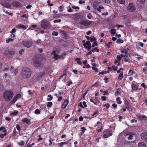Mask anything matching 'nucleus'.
Wrapping results in <instances>:
<instances>
[{
  "mask_svg": "<svg viewBox=\"0 0 147 147\" xmlns=\"http://www.w3.org/2000/svg\"><path fill=\"white\" fill-rule=\"evenodd\" d=\"M83 46L84 47H88V46L90 47L91 46V44L90 43L89 41L88 40L85 43H84L83 44Z\"/></svg>",
  "mask_w": 147,
  "mask_h": 147,
  "instance_id": "nucleus-18",
  "label": "nucleus"
},
{
  "mask_svg": "<svg viewBox=\"0 0 147 147\" xmlns=\"http://www.w3.org/2000/svg\"><path fill=\"white\" fill-rule=\"evenodd\" d=\"M137 119L140 121H147V117L144 115H137Z\"/></svg>",
  "mask_w": 147,
  "mask_h": 147,
  "instance_id": "nucleus-10",
  "label": "nucleus"
},
{
  "mask_svg": "<svg viewBox=\"0 0 147 147\" xmlns=\"http://www.w3.org/2000/svg\"><path fill=\"white\" fill-rule=\"evenodd\" d=\"M40 26L46 30L50 29L52 27L50 22L45 19H43L41 21Z\"/></svg>",
  "mask_w": 147,
  "mask_h": 147,
  "instance_id": "nucleus-3",
  "label": "nucleus"
},
{
  "mask_svg": "<svg viewBox=\"0 0 147 147\" xmlns=\"http://www.w3.org/2000/svg\"><path fill=\"white\" fill-rule=\"evenodd\" d=\"M17 133L16 131V129L14 128L13 130V133H12L13 136H15L16 135V134Z\"/></svg>",
  "mask_w": 147,
  "mask_h": 147,
  "instance_id": "nucleus-53",
  "label": "nucleus"
},
{
  "mask_svg": "<svg viewBox=\"0 0 147 147\" xmlns=\"http://www.w3.org/2000/svg\"><path fill=\"white\" fill-rule=\"evenodd\" d=\"M92 69L94 70L96 72H98V71L97 68L95 67H92Z\"/></svg>",
  "mask_w": 147,
  "mask_h": 147,
  "instance_id": "nucleus-57",
  "label": "nucleus"
},
{
  "mask_svg": "<svg viewBox=\"0 0 147 147\" xmlns=\"http://www.w3.org/2000/svg\"><path fill=\"white\" fill-rule=\"evenodd\" d=\"M138 86L136 84L132 83L131 84V88L134 91H136L138 89Z\"/></svg>",
  "mask_w": 147,
  "mask_h": 147,
  "instance_id": "nucleus-15",
  "label": "nucleus"
},
{
  "mask_svg": "<svg viewBox=\"0 0 147 147\" xmlns=\"http://www.w3.org/2000/svg\"><path fill=\"white\" fill-rule=\"evenodd\" d=\"M58 32H57L54 31L52 33V35L53 36H57L58 35Z\"/></svg>",
  "mask_w": 147,
  "mask_h": 147,
  "instance_id": "nucleus-46",
  "label": "nucleus"
},
{
  "mask_svg": "<svg viewBox=\"0 0 147 147\" xmlns=\"http://www.w3.org/2000/svg\"><path fill=\"white\" fill-rule=\"evenodd\" d=\"M118 3L122 5H124L125 4V0H117Z\"/></svg>",
  "mask_w": 147,
  "mask_h": 147,
  "instance_id": "nucleus-23",
  "label": "nucleus"
},
{
  "mask_svg": "<svg viewBox=\"0 0 147 147\" xmlns=\"http://www.w3.org/2000/svg\"><path fill=\"white\" fill-rule=\"evenodd\" d=\"M99 83L98 82H96L92 85V86L96 87L99 86Z\"/></svg>",
  "mask_w": 147,
  "mask_h": 147,
  "instance_id": "nucleus-54",
  "label": "nucleus"
},
{
  "mask_svg": "<svg viewBox=\"0 0 147 147\" xmlns=\"http://www.w3.org/2000/svg\"><path fill=\"white\" fill-rule=\"evenodd\" d=\"M90 41L91 42H93V41H96V39L95 38H92V37H91V38L90 39Z\"/></svg>",
  "mask_w": 147,
  "mask_h": 147,
  "instance_id": "nucleus-59",
  "label": "nucleus"
},
{
  "mask_svg": "<svg viewBox=\"0 0 147 147\" xmlns=\"http://www.w3.org/2000/svg\"><path fill=\"white\" fill-rule=\"evenodd\" d=\"M18 99L16 97V96H15L14 97L13 100L12 101V102H13L14 103L15 102H16L17 101V100Z\"/></svg>",
  "mask_w": 147,
  "mask_h": 147,
  "instance_id": "nucleus-51",
  "label": "nucleus"
},
{
  "mask_svg": "<svg viewBox=\"0 0 147 147\" xmlns=\"http://www.w3.org/2000/svg\"><path fill=\"white\" fill-rule=\"evenodd\" d=\"M104 8L103 6H99L96 9L99 12H100L101 11V9H104Z\"/></svg>",
  "mask_w": 147,
  "mask_h": 147,
  "instance_id": "nucleus-32",
  "label": "nucleus"
},
{
  "mask_svg": "<svg viewBox=\"0 0 147 147\" xmlns=\"http://www.w3.org/2000/svg\"><path fill=\"white\" fill-rule=\"evenodd\" d=\"M90 100L91 102L93 103L95 105H97V103L94 101V98H90Z\"/></svg>",
  "mask_w": 147,
  "mask_h": 147,
  "instance_id": "nucleus-48",
  "label": "nucleus"
},
{
  "mask_svg": "<svg viewBox=\"0 0 147 147\" xmlns=\"http://www.w3.org/2000/svg\"><path fill=\"white\" fill-rule=\"evenodd\" d=\"M104 80L105 82L106 83H107L109 82L108 78H104Z\"/></svg>",
  "mask_w": 147,
  "mask_h": 147,
  "instance_id": "nucleus-63",
  "label": "nucleus"
},
{
  "mask_svg": "<svg viewBox=\"0 0 147 147\" xmlns=\"http://www.w3.org/2000/svg\"><path fill=\"white\" fill-rule=\"evenodd\" d=\"M145 2V0H137V4L138 7L141 8L144 5Z\"/></svg>",
  "mask_w": 147,
  "mask_h": 147,
  "instance_id": "nucleus-11",
  "label": "nucleus"
},
{
  "mask_svg": "<svg viewBox=\"0 0 147 147\" xmlns=\"http://www.w3.org/2000/svg\"><path fill=\"white\" fill-rule=\"evenodd\" d=\"M135 74V72L133 69L130 70L128 74V75L129 76H132V75Z\"/></svg>",
  "mask_w": 147,
  "mask_h": 147,
  "instance_id": "nucleus-26",
  "label": "nucleus"
},
{
  "mask_svg": "<svg viewBox=\"0 0 147 147\" xmlns=\"http://www.w3.org/2000/svg\"><path fill=\"white\" fill-rule=\"evenodd\" d=\"M112 67L113 68V69L114 71H116L117 70V66H116L115 65H113L112 66Z\"/></svg>",
  "mask_w": 147,
  "mask_h": 147,
  "instance_id": "nucleus-58",
  "label": "nucleus"
},
{
  "mask_svg": "<svg viewBox=\"0 0 147 147\" xmlns=\"http://www.w3.org/2000/svg\"><path fill=\"white\" fill-rule=\"evenodd\" d=\"M14 5L17 7H22V5L19 1H16L13 3Z\"/></svg>",
  "mask_w": 147,
  "mask_h": 147,
  "instance_id": "nucleus-20",
  "label": "nucleus"
},
{
  "mask_svg": "<svg viewBox=\"0 0 147 147\" xmlns=\"http://www.w3.org/2000/svg\"><path fill=\"white\" fill-rule=\"evenodd\" d=\"M1 131H2L0 133V138L2 139L7 134V130L4 127L2 126L0 127V132Z\"/></svg>",
  "mask_w": 147,
  "mask_h": 147,
  "instance_id": "nucleus-6",
  "label": "nucleus"
},
{
  "mask_svg": "<svg viewBox=\"0 0 147 147\" xmlns=\"http://www.w3.org/2000/svg\"><path fill=\"white\" fill-rule=\"evenodd\" d=\"M16 27L18 29H23L24 30L26 29V27L24 25L19 24L16 26Z\"/></svg>",
  "mask_w": 147,
  "mask_h": 147,
  "instance_id": "nucleus-17",
  "label": "nucleus"
},
{
  "mask_svg": "<svg viewBox=\"0 0 147 147\" xmlns=\"http://www.w3.org/2000/svg\"><path fill=\"white\" fill-rule=\"evenodd\" d=\"M23 44L25 47L27 48L30 47L32 45V44L30 41H23Z\"/></svg>",
  "mask_w": 147,
  "mask_h": 147,
  "instance_id": "nucleus-12",
  "label": "nucleus"
},
{
  "mask_svg": "<svg viewBox=\"0 0 147 147\" xmlns=\"http://www.w3.org/2000/svg\"><path fill=\"white\" fill-rule=\"evenodd\" d=\"M92 52H94L95 51V50H96V51L98 52L99 51V50L97 48V47H95L94 48H92Z\"/></svg>",
  "mask_w": 147,
  "mask_h": 147,
  "instance_id": "nucleus-43",
  "label": "nucleus"
},
{
  "mask_svg": "<svg viewBox=\"0 0 147 147\" xmlns=\"http://www.w3.org/2000/svg\"><path fill=\"white\" fill-rule=\"evenodd\" d=\"M30 119L27 118H24L22 120V122L23 123H26L27 124H28L30 123Z\"/></svg>",
  "mask_w": 147,
  "mask_h": 147,
  "instance_id": "nucleus-19",
  "label": "nucleus"
},
{
  "mask_svg": "<svg viewBox=\"0 0 147 147\" xmlns=\"http://www.w3.org/2000/svg\"><path fill=\"white\" fill-rule=\"evenodd\" d=\"M85 2L84 1H82V0H80L79 1V3L80 4H82L85 3Z\"/></svg>",
  "mask_w": 147,
  "mask_h": 147,
  "instance_id": "nucleus-64",
  "label": "nucleus"
},
{
  "mask_svg": "<svg viewBox=\"0 0 147 147\" xmlns=\"http://www.w3.org/2000/svg\"><path fill=\"white\" fill-rule=\"evenodd\" d=\"M13 96V93L11 90H6L3 93V98L6 101H9L12 98Z\"/></svg>",
  "mask_w": 147,
  "mask_h": 147,
  "instance_id": "nucleus-1",
  "label": "nucleus"
},
{
  "mask_svg": "<svg viewBox=\"0 0 147 147\" xmlns=\"http://www.w3.org/2000/svg\"><path fill=\"white\" fill-rule=\"evenodd\" d=\"M127 51L126 49H123L121 51V53H124V54H121V56L122 57H125L127 56Z\"/></svg>",
  "mask_w": 147,
  "mask_h": 147,
  "instance_id": "nucleus-16",
  "label": "nucleus"
},
{
  "mask_svg": "<svg viewBox=\"0 0 147 147\" xmlns=\"http://www.w3.org/2000/svg\"><path fill=\"white\" fill-rule=\"evenodd\" d=\"M123 42L124 41L123 40H121L120 38H118L116 41L117 43L119 44L123 43Z\"/></svg>",
  "mask_w": 147,
  "mask_h": 147,
  "instance_id": "nucleus-30",
  "label": "nucleus"
},
{
  "mask_svg": "<svg viewBox=\"0 0 147 147\" xmlns=\"http://www.w3.org/2000/svg\"><path fill=\"white\" fill-rule=\"evenodd\" d=\"M37 25H32L30 27V29L31 30H33L34 29H35L37 27Z\"/></svg>",
  "mask_w": 147,
  "mask_h": 147,
  "instance_id": "nucleus-35",
  "label": "nucleus"
},
{
  "mask_svg": "<svg viewBox=\"0 0 147 147\" xmlns=\"http://www.w3.org/2000/svg\"><path fill=\"white\" fill-rule=\"evenodd\" d=\"M48 97L49 98H47V101H51V100H52L53 99V97L51 94H49L48 95Z\"/></svg>",
  "mask_w": 147,
  "mask_h": 147,
  "instance_id": "nucleus-34",
  "label": "nucleus"
},
{
  "mask_svg": "<svg viewBox=\"0 0 147 147\" xmlns=\"http://www.w3.org/2000/svg\"><path fill=\"white\" fill-rule=\"evenodd\" d=\"M136 9V7L133 3H129L127 7V10L129 12L133 11Z\"/></svg>",
  "mask_w": 147,
  "mask_h": 147,
  "instance_id": "nucleus-8",
  "label": "nucleus"
},
{
  "mask_svg": "<svg viewBox=\"0 0 147 147\" xmlns=\"http://www.w3.org/2000/svg\"><path fill=\"white\" fill-rule=\"evenodd\" d=\"M138 147H146L145 144L142 142H140L138 144Z\"/></svg>",
  "mask_w": 147,
  "mask_h": 147,
  "instance_id": "nucleus-22",
  "label": "nucleus"
},
{
  "mask_svg": "<svg viewBox=\"0 0 147 147\" xmlns=\"http://www.w3.org/2000/svg\"><path fill=\"white\" fill-rule=\"evenodd\" d=\"M75 61H77V63L79 64L80 65H81L82 64V62L80 61V59L78 58L77 57L75 59Z\"/></svg>",
  "mask_w": 147,
  "mask_h": 147,
  "instance_id": "nucleus-25",
  "label": "nucleus"
},
{
  "mask_svg": "<svg viewBox=\"0 0 147 147\" xmlns=\"http://www.w3.org/2000/svg\"><path fill=\"white\" fill-rule=\"evenodd\" d=\"M110 32L112 34H116V30L114 29H111L110 31Z\"/></svg>",
  "mask_w": 147,
  "mask_h": 147,
  "instance_id": "nucleus-37",
  "label": "nucleus"
},
{
  "mask_svg": "<svg viewBox=\"0 0 147 147\" xmlns=\"http://www.w3.org/2000/svg\"><path fill=\"white\" fill-rule=\"evenodd\" d=\"M61 21V19L55 20H53V22L55 23L57 22H60Z\"/></svg>",
  "mask_w": 147,
  "mask_h": 147,
  "instance_id": "nucleus-62",
  "label": "nucleus"
},
{
  "mask_svg": "<svg viewBox=\"0 0 147 147\" xmlns=\"http://www.w3.org/2000/svg\"><path fill=\"white\" fill-rule=\"evenodd\" d=\"M34 113L36 115H39L40 114V112L39 109H36L34 111Z\"/></svg>",
  "mask_w": 147,
  "mask_h": 147,
  "instance_id": "nucleus-36",
  "label": "nucleus"
},
{
  "mask_svg": "<svg viewBox=\"0 0 147 147\" xmlns=\"http://www.w3.org/2000/svg\"><path fill=\"white\" fill-rule=\"evenodd\" d=\"M103 138H107L112 135V132L110 129H105L103 131Z\"/></svg>",
  "mask_w": 147,
  "mask_h": 147,
  "instance_id": "nucleus-5",
  "label": "nucleus"
},
{
  "mask_svg": "<svg viewBox=\"0 0 147 147\" xmlns=\"http://www.w3.org/2000/svg\"><path fill=\"white\" fill-rule=\"evenodd\" d=\"M123 77V71H121L119 75L118 79L119 80H121Z\"/></svg>",
  "mask_w": 147,
  "mask_h": 147,
  "instance_id": "nucleus-21",
  "label": "nucleus"
},
{
  "mask_svg": "<svg viewBox=\"0 0 147 147\" xmlns=\"http://www.w3.org/2000/svg\"><path fill=\"white\" fill-rule=\"evenodd\" d=\"M67 142H62L60 143H58L57 145L58 146L62 147L63 146V145L67 144Z\"/></svg>",
  "mask_w": 147,
  "mask_h": 147,
  "instance_id": "nucleus-24",
  "label": "nucleus"
},
{
  "mask_svg": "<svg viewBox=\"0 0 147 147\" xmlns=\"http://www.w3.org/2000/svg\"><path fill=\"white\" fill-rule=\"evenodd\" d=\"M94 98H95L94 99V100L97 102H100L99 100H100V98H98L96 97H95Z\"/></svg>",
  "mask_w": 147,
  "mask_h": 147,
  "instance_id": "nucleus-60",
  "label": "nucleus"
},
{
  "mask_svg": "<svg viewBox=\"0 0 147 147\" xmlns=\"http://www.w3.org/2000/svg\"><path fill=\"white\" fill-rule=\"evenodd\" d=\"M13 39L9 38H8V39H7L6 40V42L7 43H8L9 42H13Z\"/></svg>",
  "mask_w": 147,
  "mask_h": 147,
  "instance_id": "nucleus-47",
  "label": "nucleus"
},
{
  "mask_svg": "<svg viewBox=\"0 0 147 147\" xmlns=\"http://www.w3.org/2000/svg\"><path fill=\"white\" fill-rule=\"evenodd\" d=\"M18 111H15L13 112H12V113H10V115H14V116H16L17 115H18Z\"/></svg>",
  "mask_w": 147,
  "mask_h": 147,
  "instance_id": "nucleus-29",
  "label": "nucleus"
},
{
  "mask_svg": "<svg viewBox=\"0 0 147 147\" xmlns=\"http://www.w3.org/2000/svg\"><path fill=\"white\" fill-rule=\"evenodd\" d=\"M121 57H122L121 56V55H117V60L119 61H120L121 59Z\"/></svg>",
  "mask_w": 147,
  "mask_h": 147,
  "instance_id": "nucleus-49",
  "label": "nucleus"
},
{
  "mask_svg": "<svg viewBox=\"0 0 147 147\" xmlns=\"http://www.w3.org/2000/svg\"><path fill=\"white\" fill-rule=\"evenodd\" d=\"M125 104L126 107L131 105L130 103H129L127 100L125 101Z\"/></svg>",
  "mask_w": 147,
  "mask_h": 147,
  "instance_id": "nucleus-44",
  "label": "nucleus"
},
{
  "mask_svg": "<svg viewBox=\"0 0 147 147\" xmlns=\"http://www.w3.org/2000/svg\"><path fill=\"white\" fill-rule=\"evenodd\" d=\"M16 127L17 130L19 132H20L21 131V128L20 125L18 124H17Z\"/></svg>",
  "mask_w": 147,
  "mask_h": 147,
  "instance_id": "nucleus-41",
  "label": "nucleus"
},
{
  "mask_svg": "<svg viewBox=\"0 0 147 147\" xmlns=\"http://www.w3.org/2000/svg\"><path fill=\"white\" fill-rule=\"evenodd\" d=\"M103 107H106V108L107 109H108L109 108V107H110V105L109 103H107V104H104L103 105Z\"/></svg>",
  "mask_w": 147,
  "mask_h": 147,
  "instance_id": "nucleus-40",
  "label": "nucleus"
},
{
  "mask_svg": "<svg viewBox=\"0 0 147 147\" xmlns=\"http://www.w3.org/2000/svg\"><path fill=\"white\" fill-rule=\"evenodd\" d=\"M69 102V100L67 99H65L61 105V107L63 109H65Z\"/></svg>",
  "mask_w": 147,
  "mask_h": 147,
  "instance_id": "nucleus-14",
  "label": "nucleus"
},
{
  "mask_svg": "<svg viewBox=\"0 0 147 147\" xmlns=\"http://www.w3.org/2000/svg\"><path fill=\"white\" fill-rule=\"evenodd\" d=\"M116 100L118 104H120L122 103V101L121 100L120 98L119 97H117L116 98Z\"/></svg>",
  "mask_w": 147,
  "mask_h": 147,
  "instance_id": "nucleus-28",
  "label": "nucleus"
},
{
  "mask_svg": "<svg viewBox=\"0 0 147 147\" xmlns=\"http://www.w3.org/2000/svg\"><path fill=\"white\" fill-rule=\"evenodd\" d=\"M112 42L110 41L108 42V43H106L105 45L108 48H110L111 47L110 45H112Z\"/></svg>",
  "mask_w": 147,
  "mask_h": 147,
  "instance_id": "nucleus-33",
  "label": "nucleus"
},
{
  "mask_svg": "<svg viewBox=\"0 0 147 147\" xmlns=\"http://www.w3.org/2000/svg\"><path fill=\"white\" fill-rule=\"evenodd\" d=\"M31 73V69L27 67H24L22 68V70L21 74L22 76L26 78H30Z\"/></svg>",
  "mask_w": 147,
  "mask_h": 147,
  "instance_id": "nucleus-2",
  "label": "nucleus"
},
{
  "mask_svg": "<svg viewBox=\"0 0 147 147\" xmlns=\"http://www.w3.org/2000/svg\"><path fill=\"white\" fill-rule=\"evenodd\" d=\"M11 71L15 75H16L18 73V69L14 68L13 69L11 70Z\"/></svg>",
  "mask_w": 147,
  "mask_h": 147,
  "instance_id": "nucleus-27",
  "label": "nucleus"
},
{
  "mask_svg": "<svg viewBox=\"0 0 147 147\" xmlns=\"http://www.w3.org/2000/svg\"><path fill=\"white\" fill-rule=\"evenodd\" d=\"M72 8L74 9H80V7L78 6H72L71 7Z\"/></svg>",
  "mask_w": 147,
  "mask_h": 147,
  "instance_id": "nucleus-61",
  "label": "nucleus"
},
{
  "mask_svg": "<svg viewBox=\"0 0 147 147\" xmlns=\"http://www.w3.org/2000/svg\"><path fill=\"white\" fill-rule=\"evenodd\" d=\"M16 32V29L15 28H13L11 30L10 32V33L11 34H13Z\"/></svg>",
  "mask_w": 147,
  "mask_h": 147,
  "instance_id": "nucleus-52",
  "label": "nucleus"
},
{
  "mask_svg": "<svg viewBox=\"0 0 147 147\" xmlns=\"http://www.w3.org/2000/svg\"><path fill=\"white\" fill-rule=\"evenodd\" d=\"M59 57V55L57 54H54V55L53 58L56 59H58V57Z\"/></svg>",
  "mask_w": 147,
  "mask_h": 147,
  "instance_id": "nucleus-56",
  "label": "nucleus"
},
{
  "mask_svg": "<svg viewBox=\"0 0 147 147\" xmlns=\"http://www.w3.org/2000/svg\"><path fill=\"white\" fill-rule=\"evenodd\" d=\"M141 137L142 140L147 142V133L144 132L142 133Z\"/></svg>",
  "mask_w": 147,
  "mask_h": 147,
  "instance_id": "nucleus-13",
  "label": "nucleus"
},
{
  "mask_svg": "<svg viewBox=\"0 0 147 147\" xmlns=\"http://www.w3.org/2000/svg\"><path fill=\"white\" fill-rule=\"evenodd\" d=\"M100 92L103 93V95H106L108 93L107 92L105 91H104L102 89L100 90Z\"/></svg>",
  "mask_w": 147,
  "mask_h": 147,
  "instance_id": "nucleus-38",
  "label": "nucleus"
},
{
  "mask_svg": "<svg viewBox=\"0 0 147 147\" xmlns=\"http://www.w3.org/2000/svg\"><path fill=\"white\" fill-rule=\"evenodd\" d=\"M87 17L88 19H90L93 17V16L90 13H89L87 16Z\"/></svg>",
  "mask_w": 147,
  "mask_h": 147,
  "instance_id": "nucleus-50",
  "label": "nucleus"
},
{
  "mask_svg": "<svg viewBox=\"0 0 147 147\" xmlns=\"http://www.w3.org/2000/svg\"><path fill=\"white\" fill-rule=\"evenodd\" d=\"M14 54L15 53L14 51L9 50H6L4 53V55L8 57H10Z\"/></svg>",
  "mask_w": 147,
  "mask_h": 147,
  "instance_id": "nucleus-9",
  "label": "nucleus"
},
{
  "mask_svg": "<svg viewBox=\"0 0 147 147\" xmlns=\"http://www.w3.org/2000/svg\"><path fill=\"white\" fill-rule=\"evenodd\" d=\"M126 108L127 109L128 111H129L132 112V109L131 108V105L129 106H128L126 107Z\"/></svg>",
  "mask_w": 147,
  "mask_h": 147,
  "instance_id": "nucleus-39",
  "label": "nucleus"
},
{
  "mask_svg": "<svg viewBox=\"0 0 147 147\" xmlns=\"http://www.w3.org/2000/svg\"><path fill=\"white\" fill-rule=\"evenodd\" d=\"M98 45V43L96 41H94L92 43V44L91 46V47H94L95 46H97Z\"/></svg>",
  "mask_w": 147,
  "mask_h": 147,
  "instance_id": "nucleus-45",
  "label": "nucleus"
},
{
  "mask_svg": "<svg viewBox=\"0 0 147 147\" xmlns=\"http://www.w3.org/2000/svg\"><path fill=\"white\" fill-rule=\"evenodd\" d=\"M93 22L92 21L87 20H80L79 23L81 25L85 26H88L90 25L92 23H93Z\"/></svg>",
  "mask_w": 147,
  "mask_h": 147,
  "instance_id": "nucleus-7",
  "label": "nucleus"
},
{
  "mask_svg": "<svg viewBox=\"0 0 147 147\" xmlns=\"http://www.w3.org/2000/svg\"><path fill=\"white\" fill-rule=\"evenodd\" d=\"M33 62L34 63L35 66L36 67H40L41 65V59L38 58L37 56H34L33 57Z\"/></svg>",
  "mask_w": 147,
  "mask_h": 147,
  "instance_id": "nucleus-4",
  "label": "nucleus"
},
{
  "mask_svg": "<svg viewBox=\"0 0 147 147\" xmlns=\"http://www.w3.org/2000/svg\"><path fill=\"white\" fill-rule=\"evenodd\" d=\"M53 105V103L52 102H47V106L48 107H51Z\"/></svg>",
  "mask_w": 147,
  "mask_h": 147,
  "instance_id": "nucleus-42",
  "label": "nucleus"
},
{
  "mask_svg": "<svg viewBox=\"0 0 147 147\" xmlns=\"http://www.w3.org/2000/svg\"><path fill=\"white\" fill-rule=\"evenodd\" d=\"M81 134L82 135L84 133L85 131L86 130V129L85 127H83L81 128Z\"/></svg>",
  "mask_w": 147,
  "mask_h": 147,
  "instance_id": "nucleus-31",
  "label": "nucleus"
},
{
  "mask_svg": "<svg viewBox=\"0 0 147 147\" xmlns=\"http://www.w3.org/2000/svg\"><path fill=\"white\" fill-rule=\"evenodd\" d=\"M25 142L24 141H22L21 142H19L18 143V144L19 145H21L22 146H23L25 144Z\"/></svg>",
  "mask_w": 147,
  "mask_h": 147,
  "instance_id": "nucleus-55",
  "label": "nucleus"
}]
</instances>
